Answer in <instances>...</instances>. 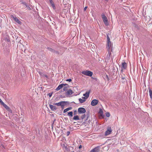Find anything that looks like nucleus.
Wrapping results in <instances>:
<instances>
[{
	"mask_svg": "<svg viewBox=\"0 0 152 152\" xmlns=\"http://www.w3.org/2000/svg\"><path fill=\"white\" fill-rule=\"evenodd\" d=\"M98 103V100L96 99H94L91 102V104L93 106H95L97 105Z\"/></svg>",
	"mask_w": 152,
	"mask_h": 152,
	"instance_id": "nucleus-6",
	"label": "nucleus"
},
{
	"mask_svg": "<svg viewBox=\"0 0 152 152\" xmlns=\"http://www.w3.org/2000/svg\"><path fill=\"white\" fill-rule=\"evenodd\" d=\"M79 100L80 103H82L84 102L85 101L86 99H82L81 98H80L79 99Z\"/></svg>",
	"mask_w": 152,
	"mask_h": 152,
	"instance_id": "nucleus-18",
	"label": "nucleus"
},
{
	"mask_svg": "<svg viewBox=\"0 0 152 152\" xmlns=\"http://www.w3.org/2000/svg\"><path fill=\"white\" fill-rule=\"evenodd\" d=\"M73 93L71 89H69L66 92V95L68 96L71 95Z\"/></svg>",
	"mask_w": 152,
	"mask_h": 152,
	"instance_id": "nucleus-12",
	"label": "nucleus"
},
{
	"mask_svg": "<svg viewBox=\"0 0 152 152\" xmlns=\"http://www.w3.org/2000/svg\"><path fill=\"white\" fill-rule=\"evenodd\" d=\"M87 8V7H84V11H85L86 9Z\"/></svg>",
	"mask_w": 152,
	"mask_h": 152,
	"instance_id": "nucleus-33",
	"label": "nucleus"
},
{
	"mask_svg": "<svg viewBox=\"0 0 152 152\" xmlns=\"http://www.w3.org/2000/svg\"><path fill=\"white\" fill-rule=\"evenodd\" d=\"M72 109V107H68L65 109H64L63 111V113H66V112L68 111L69 110H71Z\"/></svg>",
	"mask_w": 152,
	"mask_h": 152,
	"instance_id": "nucleus-16",
	"label": "nucleus"
},
{
	"mask_svg": "<svg viewBox=\"0 0 152 152\" xmlns=\"http://www.w3.org/2000/svg\"><path fill=\"white\" fill-rule=\"evenodd\" d=\"M102 113V110L101 109H100V110H99V113L100 114H101V113Z\"/></svg>",
	"mask_w": 152,
	"mask_h": 152,
	"instance_id": "nucleus-36",
	"label": "nucleus"
},
{
	"mask_svg": "<svg viewBox=\"0 0 152 152\" xmlns=\"http://www.w3.org/2000/svg\"><path fill=\"white\" fill-rule=\"evenodd\" d=\"M127 67V64L126 62H123L122 63V66L121 67V71L123 69H126Z\"/></svg>",
	"mask_w": 152,
	"mask_h": 152,
	"instance_id": "nucleus-9",
	"label": "nucleus"
},
{
	"mask_svg": "<svg viewBox=\"0 0 152 152\" xmlns=\"http://www.w3.org/2000/svg\"><path fill=\"white\" fill-rule=\"evenodd\" d=\"M106 79L108 81H109L110 80V79L108 77L107 75H106L105 76V79Z\"/></svg>",
	"mask_w": 152,
	"mask_h": 152,
	"instance_id": "nucleus-24",
	"label": "nucleus"
},
{
	"mask_svg": "<svg viewBox=\"0 0 152 152\" xmlns=\"http://www.w3.org/2000/svg\"><path fill=\"white\" fill-rule=\"evenodd\" d=\"M148 89H149L150 96L152 101V90H151L150 88H149Z\"/></svg>",
	"mask_w": 152,
	"mask_h": 152,
	"instance_id": "nucleus-14",
	"label": "nucleus"
},
{
	"mask_svg": "<svg viewBox=\"0 0 152 152\" xmlns=\"http://www.w3.org/2000/svg\"><path fill=\"white\" fill-rule=\"evenodd\" d=\"M0 103H1V104H2L4 103L2 101V100L0 98Z\"/></svg>",
	"mask_w": 152,
	"mask_h": 152,
	"instance_id": "nucleus-32",
	"label": "nucleus"
},
{
	"mask_svg": "<svg viewBox=\"0 0 152 152\" xmlns=\"http://www.w3.org/2000/svg\"><path fill=\"white\" fill-rule=\"evenodd\" d=\"M75 112H76V110L75 111Z\"/></svg>",
	"mask_w": 152,
	"mask_h": 152,
	"instance_id": "nucleus-40",
	"label": "nucleus"
},
{
	"mask_svg": "<svg viewBox=\"0 0 152 152\" xmlns=\"http://www.w3.org/2000/svg\"><path fill=\"white\" fill-rule=\"evenodd\" d=\"M101 116H102V115H101Z\"/></svg>",
	"mask_w": 152,
	"mask_h": 152,
	"instance_id": "nucleus-41",
	"label": "nucleus"
},
{
	"mask_svg": "<svg viewBox=\"0 0 152 152\" xmlns=\"http://www.w3.org/2000/svg\"><path fill=\"white\" fill-rule=\"evenodd\" d=\"M109 34L107 33V44L106 48L108 51V54L107 55V58H109V57L111 55V52L112 51V47L111 46V42L110 41Z\"/></svg>",
	"mask_w": 152,
	"mask_h": 152,
	"instance_id": "nucleus-1",
	"label": "nucleus"
},
{
	"mask_svg": "<svg viewBox=\"0 0 152 152\" xmlns=\"http://www.w3.org/2000/svg\"><path fill=\"white\" fill-rule=\"evenodd\" d=\"M108 24L107 22V19L106 17L105 16V25L107 26Z\"/></svg>",
	"mask_w": 152,
	"mask_h": 152,
	"instance_id": "nucleus-19",
	"label": "nucleus"
},
{
	"mask_svg": "<svg viewBox=\"0 0 152 152\" xmlns=\"http://www.w3.org/2000/svg\"><path fill=\"white\" fill-rule=\"evenodd\" d=\"M99 149L98 147H96L92 150L90 152H99Z\"/></svg>",
	"mask_w": 152,
	"mask_h": 152,
	"instance_id": "nucleus-11",
	"label": "nucleus"
},
{
	"mask_svg": "<svg viewBox=\"0 0 152 152\" xmlns=\"http://www.w3.org/2000/svg\"><path fill=\"white\" fill-rule=\"evenodd\" d=\"M66 103V102L65 101H61L60 102V106H61V107L63 108L64 106V103Z\"/></svg>",
	"mask_w": 152,
	"mask_h": 152,
	"instance_id": "nucleus-15",
	"label": "nucleus"
},
{
	"mask_svg": "<svg viewBox=\"0 0 152 152\" xmlns=\"http://www.w3.org/2000/svg\"><path fill=\"white\" fill-rule=\"evenodd\" d=\"M49 107L50 108L51 110L52 111H54L57 110V108L56 106L54 105H52V104L49 105Z\"/></svg>",
	"mask_w": 152,
	"mask_h": 152,
	"instance_id": "nucleus-10",
	"label": "nucleus"
},
{
	"mask_svg": "<svg viewBox=\"0 0 152 152\" xmlns=\"http://www.w3.org/2000/svg\"><path fill=\"white\" fill-rule=\"evenodd\" d=\"M73 119L75 120H80L79 117L78 115L75 116L74 117Z\"/></svg>",
	"mask_w": 152,
	"mask_h": 152,
	"instance_id": "nucleus-17",
	"label": "nucleus"
},
{
	"mask_svg": "<svg viewBox=\"0 0 152 152\" xmlns=\"http://www.w3.org/2000/svg\"><path fill=\"white\" fill-rule=\"evenodd\" d=\"M67 85L66 84H61L59 85L56 88V91H58L60 90L65 85Z\"/></svg>",
	"mask_w": 152,
	"mask_h": 152,
	"instance_id": "nucleus-8",
	"label": "nucleus"
},
{
	"mask_svg": "<svg viewBox=\"0 0 152 152\" xmlns=\"http://www.w3.org/2000/svg\"><path fill=\"white\" fill-rule=\"evenodd\" d=\"M48 94H49V96H50V97L52 95V94L49 93Z\"/></svg>",
	"mask_w": 152,
	"mask_h": 152,
	"instance_id": "nucleus-35",
	"label": "nucleus"
},
{
	"mask_svg": "<svg viewBox=\"0 0 152 152\" xmlns=\"http://www.w3.org/2000/svg\"><path fill=\"white\" fill-rule=\"evenodd\" d=\"M49 1H50V4H53V3H54V2H53V1L52 0H49Z\"/></svg>",
	"mask_w": 152,
	"mask_h": 152,
	"instance_id": "nucleus-28",
	"label": "nucleus"
},
{
	"mask_svg": "<svg viewBox=\"0 0 152 152\" xmlns=\"http://www.w3.org/2000/svg\"><path fill=\"white\" fill-rule=\"evenodd\" d=\"M68 115L71 117H72L73 116V112H70L68 113Z\"/></svg>",
	"mask_w": 152,
	"mask_h": 152,
	"instance_id": "nucleus-20",
	"label": "nucleus"
},
{
	"mask_svg": "<svg viewBox=\"0 0 152 152\" xmlns=\"http://www.w3.org/2000/svg\"><path fill=\"white\" fill-rule=\"evenodd\" d=\"M10 17L11 18H13L14 20L18 24H21V22L20 21V20L16 17L14 16L13 15H11L10 16Z\"/></svg>",
	"mask_w": 152,
	"mask_h": 152,
	"instance_id": "nucleus-4",
	"label": "nucleus"
},
{
	"mask_svg": "<svg viewBox=\"0 0 152 152\" xmlns=\"http://www.w3.org/2000/svg\"><path fill=\"white\" fill-rule=\"evenodd\" d=\"M44 76L45 77H46V78H48V76L47 75H44Z\"/></svg>",
	"mask_w": 152,
	"mask_h": 152,
	"instance_id": "nucleus-34",
	"label": "nucleus"
},
{
	"mask_svg": "<svg viewBox=\"0 0 152 152\" xmlns=\"http://www.w3.org/2000/svg\"><path fill=\"white\" fill-rule=\"evenodd\" d=\"M48 49L50 51L52 52H53V50L52 49H51V48H48Z\"/></svg>",
	"mask_w": 152,
	"mask_h": 152,
	"instance_id": "nucleus-27",
	"label": "nucleus"
},
{
	"mask_svg": "<svg viewBox=\"0 0 152 152\" xmlns=\"http://www.w3.org/2000/svg\"><path fill=\"white\" fill-rule=\"evenodd\" d=\"M2 105L8 110L10 111V108L4 103Z\"/></svg>",
	"mask_w": 152,
	"mask_h": 152,
	"instance_id": "nucleus-13",
	"label": "nucleus"
},
{
	"mask_svg": "<svg viewBox=\"0 0 152 152\" xmlns=\"http://www.w3.org/2000/svg\"><path fill=\"white\" fill-rule=\"evenodd\" d=\"M72 80L71 79H68L66 80V81H69V82H71Z\"/></svg>",
	"mask_w": 152,
	"mask_h": 152,
	"instance_id": "nucleus-29",
	"label": "nucleus"
},
{
	"mask_svg": "<svg viewBox=\"0 0 152 152\" xmlns=\"http://www.w3.org/2000/svg\"><path fill=\"white\" fill-rule=\"evenodd\" d=\"M90 93V91L86 92L85 94H83V96H85L83 97L82 98L85 99H87L89 96Z\"/></svg>",
	"mask_w": 152,
	"mask_h": 152,
	"instance_id": "nucleus-7",
	"label": "nucleus"
},
{
	"mask_svg": "<svg viewBox=\"0 0 152 152\" xmlns=\"http://www.w3.org/2000/svg\"><path fill=\"white\" fill-rule=\"evenodd\" d=\"M53 105H57L58 106H60V102L58 103H53Z\"/></svg>",
	"mask_w": 152,
	"mask_h": 152,
	"instance_id": "nucleus-22",
	"label": "nucleus"
},
{
	"mask_svg": "<svg viewBox=\"0 0 152 152\" xmlns=\"http://www.w3.org/2000/svg\"><path fill=\"white\" fill-rule=\"evenodd\" d=\"M105 114L106 115V116L107 117H109L110 115V113L109 112H106L105 113Z\"/></svg>",
	"mask_w": 152,
	"mask_h": 152,
	"instance_id": "nucleus-23",
	"label": "nucleus"
},
{
	"mask_svg": "<svg viewBox=\"0 0 152 152\" xmlns=\"http://www.w3.org/2000/svg\"><path fill=\"white\" fill-rule=\"evenodd\" d=\"M38 72L41 77L44 76V74L42 72L39 71Z\"/></svg>",
	"mask_w": 152,
	"mask_h": 152,
	"instance_id": "nucleus-21",
	"label": "nucleus"
},
{
	"mask_svg": "<svg viewBox=\"0 0 152 152\" xmlns=\"http://www.w3.org/2000/svg\"><path fill=\"white\" fill-rule=\"evenodd\" d=\"M77 152H81V151H77Z\"/></svg>",
	"mask_w": 152,
	"mask_h": 152,
	"instance_id": "nucleus-39",
	"label": "nucleus"
},
{
	"mask_svg": "<svg viewBox=\"0 0 152 152\" xmlns=\"http://www.w3.org/2000/svg\"><path fill=\"white\" fill-rule=\"evenodd\" d=\"M85 117L86 115L85 114H84L82 115L81 118L82 119H83L85 118Z\"/></svg>",
	"mask_w": 152,
	"mask_h": 152,
	"instance_id": "nucleus-25",
	"label": "nucleus"
},
{
	"mask_svg": "<svg viewBox=\"0 0 152 152\" xmlns=\"http://www.w3.org/2000/svg\"><path fill=\"white\" fill-rule=\"evenodd\" d=\"M51 5L52 6V7H53V8L54 9L55 7V6L54 4V3H53V4H51Z\"/></svg>",
	"mask_w": 152,
	"mask_h": 152,
	"instance_id": "nucleus-31",
	"label": "nucleus"
},
{
	"mask_svg": "<svg viewBox=\"0 0 152 152\" xmlns=\"http://www.w3.org/2000/svg\"><path fill=\"white\" fill-rule=\"evenodd\" d=\"M78 111L79 113H83L86 112V110L84 108L80 107L78 109Z\"/></svg>",
	"mask_w": 152,
	"mask_h": 152,
	"instance_id": "nucleus-5",
	"label": "nucleus"
},
{
	"mask_svg": "<svg viewBox=\"0 0 152 152\" xmlns=\"http://www.w3.org/2000/svg\"><path fill=\"white\" fill-rule=\"evenodd\" d=\"M102 17L103 22H104V14L102 15Z\"/></svg>",
	"mask_w": 152,
	"mask_h": 152,
	"instance_id": "nucleus-26",
	"label": "nucleus"
},
{
	"mask_svg": "<svg viewBox=\"0 0 152 152\" xmlns=\"http://www.w3.org/2000/svg\"><path fill=\"white\" fill-rule=\"evenodd\" d=\"M112 132V130L111 129V127L108 126L107 128V130L105 132V136H107L110 134Z\"/></svg>",
	"mask_w": 152,
	"mask_h": 152,
	"instance_id": "nucleus-3",
	"label": "nucleus"
},
{
	"mask_svg": "<svg viewBox=\"0 0 152 152\" xmlns=\"http://www.w3.org/2000/svg\"><path fill=\"white\" fill-rule=\"evenodd\" d=\"M106 1V0H105V1Z\"/></svg>",
	"mask_w": 152,
	"mask_h": 152,
	"instance_id": "nucleus-42",
	"label": "nucleus"
},
{
	"mask_svg": "<svg viewBox=\"0 0 152 152\" xmlns=\"http://www.w3.org/2000/svg\"><path fill=\"white\" fill-rule=\"evenodd\" d=\"M66 87H64V91H65L66 90Z\"/></svg>",
	"mask_w": 152,
	"mask_h": 152,
	"instance_id": "nucleus-38",
	"label": "nucleus"
},
{
	"mask_svg": "<svg viewBox=\"0 0 152 152\" xmlns=\"http://www.w3.org/2000/svg\"><path fill=\"white\" fill-rule=\"evenodd\" d=\"M82 148V146L81 145H80L79 147V149L81 148Z\"/></svg>",
	"mask_w": 152,
	"mask_h": 152,
	"instance_id": "nucleus-37",
	"label": "nucleus"
},
{
	"mask_svg": "<svg viewBox=\"0 0 152 152\" xmlns=\"http://www.w3.org/2000/svg\"><path fill=\"white\" fill-rule=\"evenodd\" d=\"M70 134V132L69 131H67L66 132L67 135L68 136Z\"/></svg>",
	"mask_w": 152,
	"mask_h": 152,
	"instance_id": "nucleus-30",
	"label": "nucleus"
},
{
	"mask_svg": "<svg viewBox=\"0 0 152 152\" xmlns=\"http://www.w3.org/2000/svg\"><path fill=\"white\" fill-rule=\"evenodd\" d=\"M82 73L84 75L90 77L93 74V72L89 70L84 71L82 72Z\"/></svg>",
	"mask_w": 152,
	"mask_h": 152,
	"instance_id": "nucleus-2",
	"label": "nucleus"
}]
</instances>
